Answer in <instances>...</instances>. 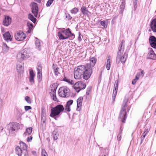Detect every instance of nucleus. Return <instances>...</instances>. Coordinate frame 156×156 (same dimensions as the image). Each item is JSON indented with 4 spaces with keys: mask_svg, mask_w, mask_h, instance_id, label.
<instances>
[{
    "mask_svg": "<svg viewBox=\"0 0 156 156\" xmlns=\"http://www.w3.org/2000/svg\"><path fill=\"white\" fill-rule=\"evenodd\" d=\"M25 99L26 101L28 103H31V100L30 98L28 96H26L25 98Z\"/></svg>",
    "mask_w": 156,
    "mask_h": 156,
    "instance_id": "obj_39",
    "label": "nucleus"
},
{
    "mask_svg": "<svg viewBox=\"0 0 156 156\" xmlns=\"http://www.w3.org/2000/svg\"><path fill=\"white\" fill-rule=\"evenodd\" d=\"M73 100H70L67 102L66 105L70 106L73 104Z\"/></svg>",
    "mask_w": 156,
    "mask_h": 156,
    "instance_id": "obj_43",
    "label": "nucleus"
},
{
    "mask_svg": "<svg viewBox=\"0 0 156 156\" xmlns=\"http://www.w3.org/2000/svg\"><path fill=\"white\" fill-rule=\"evenodd\" d=\"M64 108L62 105H58L51 108L50 116L51 117L59 116L60 113L63 111Z\"/></svg>",
    "mask_w": 156,
    "mask_h": 156,
    "instance_id": "obj_3",
    "label": "nucleus"
},
{
    "mask_svg": "<svg viewBox=\"0 0 156 156\" xmlns=\"http://www.w3.org/2000/svg\"><path fill=\"white\" fill-rule=\"evenodd\" d=\"M32 12L34 14V16L37 17L38 14V7L37 4L35 2H33L32 3Z\"/></svg>",
    "mask_w": 156,
    "mask_h": 156,
    "instance_id": "obj_11",
    "label": "nucleus"
},
{
    "mask_svg": "<svg viewBox=\"0 0 156 156\" xmlns=\"http://www.w3.org/2000/svg\"><path fill=\"white\" fill-rule=\"evenodd\" d=\"M32 131V128L31 127L27 128L26 129V131L23 134V136H29L31 134Z\"/></svg>",
    "mask_w": 156,
    "mask_h": 156,
    "instance_id": "obj_22",
    "label": "nucleus"
},
{
    "mask_svg": "<svg viewBox=\"0 0 156 156\" xmlns=\"http://www.w3.org/2000/svg\"><path fill=\"white\" fill-rule=\"evenodd\" d=\"M59 69V68H56V69L54 71V73L55 75L58 76V74H59V73L58 72Z\"/></svg>",
    "mask_w": 156,
    "mask_h": 156,
    "instance_id": "obj_44",
    "label": "nucleus"
},
{
    "mask_svg": "<svg viewBox=\"0 0 156 156\" xmlns=\"http://www.w3.org/2000/svg\"><path fill=\"white\" fill-rule=\"evenodd\" d=\"M116 94H117V93L113 92L112 98H115V97H116Z\"/></svg>",
    "mask_w": 156,
    "mask_h": 156,
    "instance_id": "obj_58",
    "label": "nucleus"
},
{
    "mask_svg": "<svg viewBox=\"0 0 156 156\" xmlns=\"http://www.w3.org/2000/svg\"><path fill=\"white\" fill-rule=\"evenodd\" d=\"M136 81L137 80L134 79L132 81V84L133 85H134L136 83Z\"/></svg>",
    "mask_w": 156,
    "mask_h": 156,
    "instance_id": "obj_59",
    "label": "nucleus"
},
{
    "mask_svg": "<svg viewBox=\"0 0 156 156\" xmlns=\"http://www.w3.org/2000/svg\"><path fill=\"white\" fill-rule=\"evenodd\" d=\"M61 32L63 34L66 39L69 38L70 40H72L75 38V34L72 33L69 28H68L65 30H61Z\"/></svg>",
    "mask_w": 156,
    "mask_h": 156,
    "instance_id": "obj_7",
    "label": "nucleus"
},
{
    "mask_svg": "<svg viewBox=\"0 0 156 156\" xmlns=\"http://www.w3.org/2000/svg\"><path fill=\"white\" fill-rule=\"evenodd\" d=\"M8 127L10 132H13L14 131L18 130L20 129L19 124L16 122H10L9 124Z\"/></svg>",
    "mask_w": 156,
    "mask_h": 156,
    "instance_id": "obj_8",
    "label": "nucleus"
},
{
    "mask_svg": "<svg viewBox=\"0 0 156 156\" xmlns=\"http://www.w3.org/2000/svg\"><path fill=\"white\" fill-rule=\"evenodd\" d=\"M37 40L35 42V44L36 46V48L39 50H40L41 49V45L40 42L39 40L37 38H36Z\"/></svg>",
    "mask_w": 156,
    "mask_h": 156,
    "instance_id": "obj_25",
    "label": "nucleus"
},
{
    "mask_svg": "<svg viewBox=\"0 0 156 156\" xmlns=\"http://www.w3.org/2000/svg\"><path fill=\"white\" fill-rule=\"evenodd\" d=\"M79 11V9L75 7L71 9L70 12L72 14H76Z\"/></svg>",
    "mask_w": 156,
    "mask_h": 156,
    "instance_id": "obj_35",
    "label": "nucleus"
},
{
    "mask_svg": "<svg viewBox=\"0 0 156 156\" xmlns=\"http://www.w3.org/2000/svg\"><path fill=\"white\" fill-rule=\"evenodd\" d=\"M16 68L18 72L21 73L23 72V63L21 62L17 63L16 65Z\"/></svg>",
    "mask_w": 156,
    "mask_h": 156,
    "instance_id": "obj_19",
    "label": "nucleus"
},
{
    "mask_svg": "<svg viewBox=\"0 0 156 156\" xmlns=\"http://www.w3.org/2000/svg\"><path fill=\"white\" fill-rule=\"evenodd\" d=\"M83 100V98L82 97H80L77 100V110L80 111V107H81L82 104V102Z\"/></svg>",
    "mask_w": 156,
    "mask_h": 156,
    "instance_id": "obj_20",
    "label": "nucleus"
},
{
    "mask_svg": "<svg viewBox=\"0 0 156 156\" xmlns=\"http://www.w3.org/2000/svg\"><path fill=\"white\" fill-rule=\"evenodd\" d=\"M128 99L125 98L122 104L121 109L119 116V119L123 123H125L127 117L126 108L127 106Z\"/></svg>",
    "mask_w": 156,
    "mask_h": 156,
    "instance_id": "obj_2",
    "label": "nucleus"
},
{
    "mask_svg": "<svg viewBox=\"0 0 156 156\" xmlns=\"http://www.w3.org/2000/svg\"><path fill=\"white\" fill-rule=\"evenodd\" d=\"M63 80L68 83L69 84L71 85H73L74 83L73 80L69 79L66 77L63 78Z\"/></svg>",
    "mask_w": 156,
    "mask_h": 156,
    "instance_id": "obj_28",
    "label": "nucleus"
},
{
    "mask_svg": "<svg viewBox=\"0 0 156 156\" xmlns=\"http://www.w3.org/2000/svg\"><path fill=\"white\" fill-rule=\"evenodd\" d=\"M97 60L94 58H91L90 63L78 66L74 69V77L76 79L79 80L83 78L86 80H88L91 76Z\"/></svg>",
    "mask_w": 156,
    "mask_h": 156,
    "instance_id": "obj_1",
    "label": "nucleus"
},
{
    "mask_svg": "<svg viewBox=\"0 0 156 156\" xmlns=\"http://www.w3.org/2000/svg\"><path fill=\"white\" fill-rule=\"evenodd\" d=\"M125 8V6L124 5L122 4L120 5V12H122Z\"/></svg>",
    "mask_w": 156,
    "mask_h": 156,
    "instance_id": "obj_47",
    "label": "nucleus"
},
{
    "mask_svg": "<svg viewBox=\"0 0 156 156\" xmlns=\"http://www.w3.org/2000/svg\"><path fill=\"white\" fill-rule=\"evenodd\" d=\"M110 56H109L107 61L106 68L107 70H109L110 68Z\"/></svg>",
    "mask_w": 156,
    "mask_h": 156,
    "instance_id": "obj_30",
    "label": "nucleus"
},
{
    "mask_svg": "<svg viewBox=\"0 0 156 156\" xmlns=\"http://www.w3.org/2000/svg\"><path fill=\"white\" fill-rule=\"evenodd\" d=\"M11 18L9 16H5L3 21V25L5 26H8L11 23Z\"/></svg>",
    "mask_w": 156,
    "mask_h": 156,
    "instance_id": "obj_13",
    "label": "nucleus"
},
{
    "mask_svg": "<svg viewBox=\"0 0 156 156\" xmlns=\"http://www.w3.org/2000/svg\"><path fill=\"white\" fill-rule=\"evenodd\" d=\"M65 15L66 18H67L68 20H71L72 19V17L69 13H66Z\"/></svg>",
    "mask_w": 156,
    "mask_h": 156,
    "instance_id": "obj_41",
    "label": "nucleus"
},
{
    "mask_svg": "<svg viewBox=\"0 0 156 156\" xmlns=\"http://www.w3.org/2000/svg\"><path fill=\"white\" fill-rule=\"evenodd\" d=\"M32 139V136H30L27 137V142H30Z\"/></svg>",
    "mask_w": 156,
    "mask_h": 156,
    "instance_id": "obj_51",
    "label": "nucleus"
},
{
    "mask_svg": "<svg viewBox=\"0 0 156 156\" xmlns=\"http://www.w3.org/2000/svg\"><path fill=\"white\" fill-rule=\"evenodd\" d=\"M16 153L18 156H21L22 154V151L20 148L19 146H17L15 149Z\"/></svg>",
    "mask_w": 156,
    "mask_h": 156,
    "instance_id": "obj_23",
    "label": "nucleus"
},
{
    "mask_svg": "<svg viewBox=\"0 0 156 156\" xmlns=\"http://www.w3.org/2000/svg\"><path fill=\"white\" fill-rule=\"evenodd\" d=\"M58 36L59 37L60 40L66 39V38L65 37L63 34L61 32V31L58 33Z\"/></svg>",
    "mask_w": 156,
    "mask_h": 156,
    "instance_id": "obj_27",
    "label": "nucleus"
},
{
    "mask_svg": "<svg viewBox=\"0 0 156 156\" xmlns=\"http://www.w3.org/2000/svg\"><path fill=\"white\" fill-rule=\"evenodd\" d=\"M37 72H42V67L41 64L38 65L37 66Z\"/></svg>",
    "mask_w": 156,
    "mask_h": 156,
    "instance_id": "obj_38",
    "label": "nucleus"
},
{
    "mask_svg": "<svg viewBox=\"0 0 156 156\" xmlns=\"http://www.w3.org/2000/svg\"><path fill=\"white\" fill-rule=\"evenodd\" d=\"M82 36V35L80 33H79V36H78V41L80 42L81 41L82 39L81 38V36Z\"/></svg>",
    "mask_w": 156,
    "mask_h": 156,
    "instance_id": "obj_54",
    "label": "nucleus"
},
{
    "mask_svg": "<svg viewBox=\"0 0 156 156\" xmlns=\"http://www.w3.org/2000/svg\"><path fill=\"white\" fill-rule=\"evenodd\" d=\"M15 37L16 39L18 41H22L26 37V34L22 31H19L15 34Z\"/></svg>",
    "mask_w": 156,
    "mask_h": 156,
    "instance_id": "obj_9",
    "label": "nucleus"
},
{
    "mask_svg": "<svg viewBox=\"0 0 156 156\" xmlns=\"http://www.w3.org/2000/svg\"><path fill=\"white\" fill-rule=\"evenodd\" d=\"M2 48L4 52L6 53L8 51L9 48L5 43H3L2 44Z\"/></svg>",
    "mask_w": 156,
    "mask_h": 156,
    "instance_id": "obj_26",
    "label": "nucleus"
},
{
    "mask_svg": "<svg viewBox=\"0 0 156 156\" xmlns=\"http://www.w3.org/2000/svg\"><path fill=\"white\" fill-rule=\"evenodd\" d=\"M42 156H48V154L44 150H43L41 153Z\"/></svg>",
    "mask_w": 156,
    "mask_h": 156,
    "instance_id": "obj_42",
    "label": "nucleus"
},
{
    "mask_svg": "<svg viewBox=\"0 0 156 156\" xmlns=\"http://www.w3.org/2000/svg\"><path fill=\"white\" fill-rule=\"evenodd\" d=\"M99 23L104 27L106 28L107 27L108 25V22L107 20L102 21L101 20L99 21Z\"/></svg>",
    "mask_w": 156,
    "mask_h": 156,
    "instance_id": "obj_32",
    "label": "nucleus"
},
{
    "mask_svg": "<svg viewBox=\"0 0 156 156\" xmlns=\"http://www.w3.org/2000/svg\"><path fill=\"white\" fill-rule=\"evenodd\" d=\"M125 41L124 40H122L121 42V43L120 44V46L119 47V50H124V45H123V44H124L125 43Z\"/></svg>",
    "mask_w": 156,
    "mask_h": 156,
    "instance_id": "obj_34",
    "label": "nucleus"
},
{
    "mask_svg": "<svg viewBox=\"0 0 156 156\" xmlns=\"http://www.w3.org/2000/svg\"><path fill=\"white\" fill-rule=\"evenodd\" d=\"M51 96H52L53 97V100L55 101H57V99L56 97L55 94L54 95H52L51 94Z\"/></svg>",
    "mask_w": 156,
    "mask_h": 156,
    "instance_id": "obj_50",
    "label": "nucleus"
},
{
    "mask_svg": "<svg viewBox=\"0 0 156 156\" xmlns=\"http://www.w3.org/2000/svg\"><path fill=\"white\" fill-rule=\"evenodd\" d=\"M57 87V86L56 84L54 83L52 84V86L51 87V90L52 94H51L54 95L55 94L56 91Z\"/></svg>",
    "mask_w": 156,
    "mask_h": 156,
    "instance_id": "obj_24",
    "label": "nucleus"
},
{
    "mask_svg": "<svg viewBox=\"0 0 156 156\" xmlns=\"http://www.w3.org/2000/svg\"><path fill=\"white\" fill-rule=\"evenodd\" d=\"M144 139V138H141V144L143 142Z\"/></svg>",
    "mask_w": 156,
    "mask_h": 156,
    "instance_id": "obj_64",
    "label": "nucleus"
},
{
    "mask_svg": "<svg viewBox=\"0 0 156 156\" xmlns=\"http://www.w3.org/2000/svg\"><path fill=\"white\" fill-rule=\"evenodd\" d=\"M26 111H27L32 109V108L30 106H26L24 107Z\"/></svg>",
    "mask_w": 156,
    "mask_h": 156,
    "instance_id": "obj_48",
    "label": "nucleus"
},
{
    "mask_svg": "<svg viewBox=\"0 0 156 156\" xmlns=\"http://www.w3.org/2000/svg\"><path fill=\"white\" fill-rule=\"evenodd\" d=\"M146 135H147L145 133H143L142 135L141 136V138H144L145 137V136H146Z\"/></svg>",
    "mask_w": 156,
    "mask_h": 156,
    "instance_id": "obj_60",
    "label": "nucleus"
},
{
    "mask_svg": "<svg viewBox=\"0 0 156 156\" xmlns=\"http://www.w3.org/2000/svg\"><path fill=\"white\" fill-rule=\"evenodd\" d=\"M35 76L33 70L32 69H30V77H29V81L32 84L34 83V77Z\"/></svg>",
    "mask_w": 156,
    "mask_h": 156,
    "instance_id": "obj_15",
    "label": "nucleus"
},
{
    "mask_svg": "<svg viewBox=\"0 0 156 156\" xmlns=\"http://www.w3.org/2000/svg\"><path fill=\"white\" fill-rule=\"evenodd\" d=\"M58 94L60 96L63 98H67L70 94V90L66 87H61L58 91Z\"/></svg>",
    "mask_w": 156,
    "mask_h": 156,
    "instance_id": "obj_5",
    "label": "nucleus"
},
{
    "mask_svg": "<svg viewBox=\"0 0 156 156\" xmlns=\"http://www.w3.org/2000/svg\"><path fill=\"white\" fill-rule=\"evenodd\" d=\"M135 79H136V80H139V77H138L136 75V77H135Z\"/></svg>",
    "mask_w": 156,
    "mask_h": 156,
    "instance_id": "obj_63",
    "label": "nucleus"
},
{
    "mask_svg": "<svg viewBox=\"0 0 156 156\" xmlns=\"http://www.w3.org/2000/svg\"><path fill=\"white\" fill-rule=\"evenodd\" d=\"M145 127L144 133L147 134L150 130L151 126L149 125H146L145 126Z\"/></svg>",
    "mask_w": 156,
    "mask_h": 156,
    "instance_id": "obj_33",
    "label": "nucleus"
},
{
    "mask_svg": "<svg viewBox=\"0 0 156 156\" xmlns=\"http://www.w3.org/2000/svg\"><path fill=\"white\" fill-rule=\"evenodd\" d=\"M123 129L122 128V127H121L120 129V130L119 133H120V134L122 133V131Z\"/></svg>",
    "mask_w": 156,
    "mask_h": 156,
    "instance_id": "obj_61",
    "label": "nucleus"
},
{
    "mask_svg": "<svg viewBox=\"0 0 156 156\" xmlns=\"http://www.w3.org/2000/svg\"><path fill=\"white\" fill-rule=\"evenodd\" d=\"M149 43L152 48H156V37L154 36H151L149 38Z\"/></svg>",
    "mask_w": 156,
    "mask_h": 156,
    "instance_id": "obj_12",
    "label": "nucleus"
},
{
    "mask_svg": "<svg viewBox=\"0 0 156 156\" xmlns=\"http://www.w3.org/2000/svg\"><path fill=\"white\" fill-rule=\"evenodd\" d=\"M58 134L56 131H54L53 133V139L54 140H56L58 139Z\"/></svg>",
    "mask_w": 156,
    "mask_h": 156,
    "instance_id": "obj_36",
    "label": "nucleus"
},
{
    "mask_svg": "<svg viewBox=\"0 0 156 156\" xmlns=\"http://www.w3.org/2000/svg\"><path fill=\"white\" fill-rule=\"evenodd\" d=\"M123 51L124 50H118L116 58V63L119 64L120 62L123 64L125 63L128 54L127 53L125 52L123 55Z\"/></svg>",
    "mask_w": 156,
    "mask_h": 156,
    "instance_id": "obj_4",
    "label": "nucleus"
},
{
    "mask_svg": "<svg viewBox=\"0 0 156 156\" xmlns=\"http://www.w3.org/2000/svg\"><path fill=\"white\" fill-rule=\"evenodd\" d=\"M20 147L23 149L24 151H25L24 152L25 153V155H26V154H27L28 153V152L27 150V146L26 144L22 141H20Z\"/></svg>",
    "mask_w": 156,
    "mask_h": 156,
    "instance_id": "obj_21",
    "label": "nucleus"
},
{
    "mask_svg": "<svg viewBox=\"0 0 156 156\" xmlns=\"http://www.w3.org/2000/svg\"><path fill=\"white\" fill-rule=\"evenodd\" d=\"M54 0H48L46 3V6L47 7H49L50 6L51 4L52 3Z\"/></svg>",
    "mask_w": 156,
    "mask_h": 156,
    "instance_id": "obj_40",
    "label": "nucleus"
},
{
    "mask_svg": "<svg viewBox=\"0 0 156 156\" xmlns=\"http://www.w3.org/2000/svg\"><path fill=\"white\" fill-rule=\"evenodd\" d=\"M118 80H116L115 82L114 86L116 87H118Z\"/></svg>",
    "mask_w": 156,
    "mask_h": 156,
    "instance_id": "obj_53",
    "label": "nucleus"
},
{
    "mask_svg": "<svg viewBox=\"0 0 156 156\" xmlns=\"http://www.w3.org/2000/svg\"><path fill=\"white\" fill-rule=\"evenodd\" d=\"M75 86L76 87L79 88L81 90L85 89L86 87V84L81 81L76 83Z\"/></svg>",
    "mask_w": 156,
    "mask_h": 156,
    "instance_id": "obj_14",
    "label": "nucleus"
},
{
    "mask_svg": "<svg viewBox=\"0 0 156 156\" xmlns=\"http://www.w3.org/2000/svg\"><path fill=\"white\" fill-rule=\"evenodd\" d=\"M28 18L34 23H35L36 21V19L30 13L28 14Z\"/></svg>",
    "mask_w": 156,
    "mask_h": 156,
    "instance_id": "obj_29",
    "label": "nucleus"
},
{
    "mask_svg": "<svg viewBox=\"0 0 156 156\" xmlns=\"http://www.w3.org/2000/svg\"><path fill=\"white\" fill-rule=\"evenodd\" d=\"M137 0H134L133 1V4L134 5V7L135 8V7H136V5L137 4Z\"/></svg>",
    "mask_w": 156,
    "mask_h": 156,
    "instance_id": "obj_56",
    "label": "nucleus"
},
{
    "mask_svg": "<svg viewBox=\"0 0 156 156\" xmlns=\"http://www.w3.org/2000/svg\"><path fill=\"white\" fill-rule=\"evenodd\" d=\"M37 79L38 81L40 82L41 81L42 79V72H37Z\"/></svg>",
    "mask_w": 156,
    "mask_h": 156,
    "instance_id": "obj_37",
    "label": "nucleus"
},
{
    "mask_svg": "<svg viewBox=\"0 0 156 156\" xmlns=\"http://www.w3.org/2000/svg\"><path fill=\"white\" fill-rule=\"evenodd\" d=\"M27 25L28 27V33H30L33 27V24L30 22H28L27 23Z\"/></svg>",
    "mask_w": 156,
    "mask_h": 156,
    "instance_id": "obj_31",
    "label": "nucleus"
},
{
    "mask_svg": "<svg viewBox=\"0 0 156 156\" xmlns=\"http://www.w3.org/2000/svg\"><path fill=\"white\" fill-rule=\"evenodd\" d=\"M121 134L120 133H119L117 136V139L119 141H120L121 140Z\"/></svg>",
    "mask_w": 156,
    "mask_h": 156,
    "instance_id": "obj_49",
    "label": "nucleus"
},
{
    "mask_svg": "<svg viewBox=\"0 0 156 156\" xmlns=\"http://www.w3.org/2000/svg\"><path fill=\"white\" fill-rule=\"evenodd\" d=\"M80 11L81 12L84 16H88L91 14V12L88 11L86 7L84 6H82L81 7Z\"/></svg>",
    "mask_w": 156,
    "mask_h": 156,
    "instance_id": "obj_16",
    "label": "nucleus"
},
{
    "mask_svg": "<svg viewBox=\"0 0 156 156\" xmlns=\"http://www.w3.org/2000/svg\"><path fill=\"white\" fill-rule=\"evenodd\" d=\"M52 68L54 70V71L55 69H56V68H58V67L56 65H54V64H53V67Z\"/></svg>",
    "mask_w": 156,
    "mask_h": 156,
    "instance_id": "obj_57",
    "label": "nucleus"
},
{
    "mask_svg": "<svg viewBox=\"0 0 156 156\" xmlns=\"http://www.w3.org/2000/svg\"><path fill=\"white\" fill-rule=\"evenodd\" d=\"M4 39L7 41H11L12 37L9 31L6 32L3 35Z\"/></svg>",
    "mask_w": 156,
    "mask_h": 156,
    "instance_id": "obj_17",
    "label": "nucleus"
},
{
    "mask_svg": "<svg viewBox=\"0 0 156 156\" xmlns=\"http://www.w3.org/2000/svg\"><path fill=\"white\" fill-rule=\"evenodd\" d=\"M91 87H87V90L86 94L87 95H88L89 94V92L91 90Z\"/></svg>",
    "mask_w": 156,
    "mask_h": 156,
    "instance_id": "obj_45",
    "label": "nucleus"
},
{
    "mask_svg": "<svg viewBox=\"0 0 156 156\" xmlns=\"http://www.w3.org/2000/svg\"><path fill=\"white\" fill-rule=\"evenodd\" d=\"M65 109L66 111L68 112H69L70 111V106L67 105H66V106L65 107Z\"/></svg>",
    "mask_w": 156,
    "mask_h": 156,
    "instance_id": "obj_46",
    "label": "nucleus"
},
{
    "mask_svg": "<svg viewBox=\"0 0 156 156\" xmlns=\"http://www.w3.org/2000/svg\"><path fill=\"white\" fill-rule=\"evenodd\" d=\"M29 54V52L28 50L25 49L17 54L16 56L17 58H20L23 60H26L30 57Z\"/></svg>",
    "mask_w": 156,
    "mask_h": 156,
    "instance_id": "obj_6",
    "label": "nucleus"
},
{
    "mask_svg": "<svg viewBox=\"0 0 156 156\" xmlns=\"http://www.w3.org/2000/svg\"><path fill=\"white\" fill-rule=\"evenodd\" d=\"M118 89V87H116L114 86L113 92L117 93Z\"/></svg>",
    "mask_w": 156,
    "mask_h": 156,
    "instance_id": "obj_52",
    "label": "nucleus"
},
{
    "mask_svg": "<svg viewBox=\"0 0 156 156\" xmlns=\"http://www.w3.org/2000/svg\"><path fill=\"white\" fill-rule=\"evenodd\" d=\"M148 50L149 51L147 56V58L150 59L156 60V54L154 53L152 48H149Z\"/></svg>",
    "mask_w": 156,
    "mask_h": 156,
    "instance_id": "obj_10",
    "label": "nucleus"
},
{
    "mask_svg": "<svg viewBox=\"0 0 156 156\" xmlns=\"http://www.w3.org/2000/svg\"><path fill=\"white\" fill-rule=\"evenodd\" d=\"M150 27L154 32H156V18L152 20L150 24Z\"/></svg>",
    "mask_w": 156,
    "mask_h": 156,
    "instance_id": "obj_18",
    "label": "nucleus"
},
{
    "mask_svg": "<svg viewBox=\"0 0 156 156\" xmlns=\"http://www.w3.org/2000/svg\"><path fill=\"white\" fill-rule=\"evenodd\" d=\"M74 88L76 90V91L78 93L81 90V89L79 88L76 87L75 85L74 86Z\"/></svg>",
    "mask_w": 156,
    "mask_h": 156,
    "instance_id": "obj_55",
    "label": "nucleus"
},
{
    "mask_svg": "<svg viewBox=\"0 0 156 156\" xmlns=\"http://www.w3.org/2000/svg\"><path fill=\"white\" fill-rule=\"evenodd\" d=\"M101 75H102V73H101H101H100V74L99 76V77H98L99 80H101Z\"/></svg>",
    "mask_w": 156,
    "mask_h": 156,
    "instance_id": "obj_62",
    "label": "nucleus"
}]
</instances>
